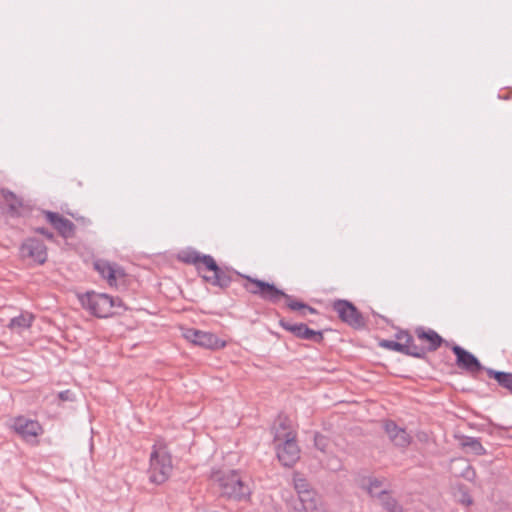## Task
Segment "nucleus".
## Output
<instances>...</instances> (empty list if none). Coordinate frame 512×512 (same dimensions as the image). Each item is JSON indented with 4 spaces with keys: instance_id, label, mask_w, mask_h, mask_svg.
<instances>
[{
    "instance_id": "nucleus-6",
    "label": "nucleus",
    "mask_w": 512,
    "mask_h": 512,
    "mask_svg": "<svg viewBox=\"0 0 512 512\" xmlns=\"http://www.w3.org/2000/svg\"><path fill=\"white\" fill-rule=\"evenodd\" d=\"M204 270L210 271L213 274L212 275H206L202 274L201 277L204 282L219 287L222 290L227 289L231 282L233 281L232 275L235 274L238 277L243 278L245 281L246 279L242 276L243 273H240L236 270H233L229 267H221L217 264L216 260L211 258H205V268Z\"/></svg>"
},
{
    "instance_id": "nucleus-3",
    "label": "nucleus",
    "mask_w": 512,
    "mask_h": 512,
    "mask_svg": "<svg viewBox=\"0 0 512 512\" xmlns=\"http://www.w3.org/2000/svg\"><path fill=\"white\" fill-rule=\"evenodd\" d=\"M80 302L86 310L98 318H107L116 313L117 309H126L119 297H111L104 293L87 292L80 297Z\"/></svg>"
},
{
    "instance_id": "nucleus-21",
    "label": "nucleus",
    "mask_w": 512,
    "mask_h": 512,
    "mask_svg": "<svg viewBox=\"0 0 512 512\" xmlns=\"http://www.w3.org/2000/svg\"><path fill=\"white\" fill-rule=\"evenodd\" d=\"M1 194L8 204L10 214L12 216H19L20 209L23 206L22 200L18 198L13 192L7 189H2Z\"/></svg>"
},
{
    "instance_id": "nucleus-34",
    "label": "nucleus",
    "mask_w": 512,
    "mask_h": 512,
    "mask_svg": "<svg viewBox=\"0 0 512 512\" xmlns=\"http://www.w3.org/2000/svg\"><path fill=\"white\" fill-rule=\"evenodd\" d=\"M35 232L43 235L48 240H53L54 239V234L51 231H49L47 228L39 227V228L35 229Z\"/></svg>"
},
{
    "instance_id": "nucleus-30",
    "label": "nucleus",
    "mask_w": 512,
    "mask_h": 512,
    "mask_svg": "<svg viewBox=\"0 0 512 512\" xmlns=\"http://www.w3.org/2000/svg\"><path fill=\"white\" fill-rule=\"evenodd\" d=\"M314 444L317 449H319L322 452H325L329 443L325 436L316 433L314 436Z\"/></svg>"
},
{
    "instance_id": "nucleus-5",
    "label": "nucleus",
    "mask_w": 512,
    "mask_h": 512,
    "mask_svg": "<svg viewBox=\"0 0 512 512\" xmlns=\"http://www.w3.org/2000/svg\"><path fill=\"white\" fill-rule=\"evenodd\" d=\"M277 457L286 467L293 466L300 458V449L296 442V432L289 431L284 434L278 429L274 436Z\"/></svg>"
},
{
    "instance_id": "nucleus-26",
    "label": "nucleus",
    "mask_w": 512,
    "mask_h": 512,
    "mask_svg": "<svg viewBox=\"0 0 512 512\" xmlns=\"http://www.w3.org/2000/svg\"><path fill=\"white\" fill-rule=\"evenodd\" d=\"M462 446L469 448L476 455L486 454V450L477 438L465 437L462 441Z\"/></svg>"
},
{
    "instance_id": "nucleus-23",
    "label": "nucleus",
    "mask_w": 512,
    "mask_h": 512,
    "mask_svg": "<svg viewBox=\"0 0 512 512\" xmlns=\"http://www.w3.org/2000/svg\"><path fill=\"white\" fill-rule=\"evenodd\" d=\"M383 486V480L378 478L369 477L362 480L361 488L366 490L371 497L378 499V494Z\"/></svg>"
},
{
    "instance_id": "nucleus-17",
    "label": "nucleus",
    "mask_w": 512,
    "mask_h": 512,
    "mask_svg": "<svg viewBox=\"0 0 512 512\" xmlns=\"http://www.w3.org/2000/svg\"><path fill=\"white\" fill-rule=\"evenodd\" d=\"M211 255L201 254L196 250H190L183 252V254L179 257L180 260L186 264H191L196 267V270L200 274L205 268V258H211Z\"/></svg>"
},
{
    "instance_id": "nucleus-8",
    "label": "nucleus",
    "mask_w": 512,
    "mask_h": 512,
    "mask_svg": "<svg viewBox=\"0 0 512 512\" xmlns=\"http://www.w3.org/2000/svg\"><path fill=\"white\" fill-rule=\"evenodd\" d=\"M13 429L26 442L32 444L37 443L36 438L43 433V428L38 421L23 416L14 419Z\"/></svg>"
},
{
    "instance_id": "nucleus-32",
    "label": "nucleus",
    "mask_w": 512,
    "mask_h": 512,
    "mask_svg": "<svg viewBox=\"0 0 512 512\" xmlns=\"http://www.w3.org/2000/svg\"><path fill=\"white\" fill-rule=\"evenodd\" d=\"M327 468L332 471H337L341 469V461L337 457H331L326 464Z\"/></svg>"
},
{
    "instance_id": "nucleus-15",
    "label": "nucleus",
    "mask_w": 512,
    "mask_h": 512,
    "mask_svg": "<svg viewBox=\"0 0 512 512\" xmlns=\"http://www.w3.org/2000/svg\"><path fill=\"white\" fill-rule=\"evenodd\" d=\"M395 338L399 340L402 345H406V349L409 350V352H402V354L411 356L418 359H424L425 358V350L424 348L417 345L414 341L413 336L409 333L407 330H399L395 334Z\"/></svg>"
},
{
    "instance_id": "nucleus-10",
    "label": "nucleus",
    "mask_w": 512,
    "mask_h": 512,
    "mask_svg": "<svg viewBox=\"0 0 512 512\" xmlns=\"http://www.w3.org/2000/svg\"><path fill=\"white\" fill-rule=\"evenodd\" d=\"M456 356V365L471 375H475L485 369L478 358L463 347L454 344L451 347Z\"/></svg>"
},
{
    "instance_id": "nucleus-24",
    "label": "nucleus",
    "mask_w": 512,
    "mask_h": 512,
    "mask_svg": "<svg viewBox=\"0 0 512 512\" xmlns=\"http://www.w3.org/2000/svg\"><path fill=\"white\" fill-rule=\"evenodd\" d=\"M454 465H457L460 469L459 476L464 479L473 482L476 478V472L474 468L465 459H455L452 461Z\"/></svg>"
},
{
    "instance_id": "nucleus-11",
    "label": "nucleus",
    "mask_w": 512,
    "mask_h": 512,
    "mask_svg": "<svg viewBox=\"0 0 512 512\" xmlns=\"http://www.w3.org/2000/svg\"><path fill=\"white\" fill-rule=\"evenodd\" d=\"M184 336L193 344L207 349H218L225 346V342L221 341L215 334L211 332L197 329H187L184 333Z\"/></svg>"
},
{
    "instance_id": "nucleus-36",
    "label": "nucleus",
    "mask_w": 512,
    "mask_h": 512,
    "mask_svg": "<svg viewBox=\"0 0 512 512\" xmlns=\"http://www.w3.org/2000/svg\"><path fill=\"white\" fill-rule=\"evenodd\" d=\"M462 502L466 505H471L472 504V499L469 495L465 494L463 496V499H462Z\"/></svg>"
},
{
    "instance_id": "nucleus-35",
    "label": "nucleus",
    "mask_w": 512,
    "mask_h": 512,
    "mask_svg": "<svg viewBox=\"0 0 512 512\" xmlns=\"http://www.w3.org/2000/svg\"><path fill=\"white\" fill-rule=\"evenodd\" d=\"M74 394L70 390L61 391L58 397L62 401H72Z\"/></svg>"
},
{
    "instance_id": "nucleus-1",
    "label": "nucleus",
    "mask_w": 512,
    "mask_h": 512,
    "mask_svg": "<svg viewBox=\"0 0 512 512\" xmlns=\"http://www.w3.org/2000/svg\"><path fill=\"white\" fill-rule=\"evenodd\" d=\"M246 279V283L242 287L250 294L258 296L260 299L277 304L281 299L286 300V306L292 311H300L302 316L307 313L316 314L317 310L308 304L294 299L291 295L286 294L283 290L277 288L273 283L251 277L250 275H242Z\"/></svg>"
},
{
    "instance_id": "nucleus-29",
    "label": "nucleus",
    "mask_w": 512,
    "mask_h": 512,
    "mask_svg": "<svg viewBox=\"0 0 512 512\" xmlns=\"http://www.w3.org/2000/svg\"><path fill=\"white\" fill-rule=\"evenodd\" d=\"M42 213L45 216V219L47 220V222L50 223L54 229L56 228L59 221L63 217L57 212H52V211H48V210H43Z\"/></svg>"
},
{
    "instance_id": "nucleus-33",
    "label": "nucleus",
    "mask_w": 512,
    "mask_h": 512,
    "mask_svg": "<svg viewBox=\"0 0 512 512\" xmlns=\"http://www.w3.org/2000/svg\"><path fill=\"white\" fill-rule=\"evenodd\" d=\"M67 214H69L71 217H73L77 222L81 223L82 225H88L91 223L89 218L79 215L78 213H73V212L67 211Z\"/></svg>"
},
{
    "instance_id": "nucleus-28",
    "label": "nucleus",
    "mask_w": 512,
    "mask_h": 512,
    "mask_svg": "<svg viewBox=\"0 0 512 512\" xmlns=\"http://www.w3.org/2000/svg\"><path fill=\"white\" fill-rule=\"evenodd\" d=\"M280 430L282 434L293 431L291 428V422L287 417L279 416L277 419V425L274 427V434L277 430Z\"/></svg>"
},
{
    "instance_id": "nucleus-13",
    "label": "nucleus",
    "mask_w": 512,
    "mask_h": 512,
    "mask_svg": "<svg viewBox=\"0 0 512 512\" xmlns=\"http://www.w3.org/2000/svg\"><path fill=\"white\" fill-rule=\"evenodd\" d=\"M414 334L421 343L419 346L424 348L425 356L428 352L436 351L443 343H445V340L442 338V336H440L435 330L431 328L418 326L415 328Z\"/></svg>"
},
{
    "instance_id": "nucleus-27",
    "label": "nucleus",
    "mask_w": 512,
    "mask_h": 512,
    "mask_svg": "<svg viewBox=\"0 0 512 512\" xmlns=\"http://www.w3.org/2000/svg\"><path fill=\"white\" fill-rule=\"evenodd\" d=\"M379 345L382 348H385V349H388V350H392V351H396V352H399V353L409 352V350L406 349L407 348L406 345H402V343L399 340L398 341L382 340V341H380Z\"/></svg>"
},
{
    "instance_id": "nucleus-4",
    "label": "nucleus",
    "mask_w": 512,
    "mask_h": 512,
    "mask_svg": "<svg viewBox=\"0 0 512 512\" xmlns=\"http://www.w3.org/2000/svg\"><path fill=\"white\" fill-rule=\"evenodd\" d=\"M173 469L171 455L165 447H153L150 454V466L148 475L150 482L160 485L171 475Z\"/></svg>"
},
{
    "instance_id": "nucleus-14",
    "label": "nucleus",
    "mask_w": 512,
    "mask_h": 512,
    "mask_svg": "<svg viewBox=\"0 0 512 512\" xmlns=\"http://www.w3.org/2000/svg\"><path fill=\"white\" fill-rule=\"evenodd\" d=\"M384 430L387 433L390 441L397 447L406 448L411 443V436L407 433L404 428L399 427L393 421H386L384 424Z\"/></svg>"
},
{
    "instance_id": "nucleus-16",
    "label": "nucleus",
    "mask_w": 512,
    "mask_h": 512,
    "mask_svg": "<svg viewBox=\"0 0 512 512\" xmlns=\"http://www.w3.org/2000/svg\"><path fill=\"white\" fill-rule=\"evenodd\" d=\"M94 267L101 274V276L108 281L110 286L116 284L118 277L124 276V272L120 267L112 265L111 263L104 260L96 261L94 263Z\"/></svg>"
},
{
    "instance_id": "nucleus-9",
    "label": "nucleus",
    "mask_w": 512,
    "mask_h": 512,
    "mask_svg": "<svg viewBox=\"0 0 512 512\" xmlns=\"http://www.w3.org/2000/svg\"><path fill=\"white\" fill-rule=\"evenodd\" d=\"M279 325L299 339L310 340L315 343H322L324 340L322 331L310 329L304 323H292L282 318L279 320Z\"/></svg>"
},
{
    "instance_id": "nucleus-2",
    "label": "nucleus",
    "mask_w": 512,
    "mask_h": 512,
    "mask_svg": "<svg viewBox=\"0 0 512 512\" xmlns=\"http://www.w3.org/2000/svg\"><path fill=\"white\" fill-rule=\"evenodd\" d=\"M211 480L218 485L222 496L235 500H245L251 494L250 487L235 470L214 471L211 474Z\"/></svg>"
},
{
    "instance_id": "nucleus-20",
    "label": "nucleus",
    "mask_w": 512,
    "mask_h": 512,
    "mask_svg": "<svg viewBox=\"0 0 512 512\" xmlns=\"http://www.w3.org/2000/svg\"><path fill=\"white\" fill-rule=\"evenodd\" d=\"M33 320V314L24 312L19 316L12 318L8 324V327L12 330H16L17 332H21L22 330L30 328Z\"/></svg>"
},
{
    "instance_id": "nucleus-22",
    "label": "nucleus",
    "mask_w": 512,
    "mask_h": 512,
    "mask_svg": "<svg viewBox=\"0 0 512 512\" xmlns=\"http://www.w3.org/2000/svg\"><path fill=\"white\" fill-rule=\"evenodd\" d=\"M303 509L306 512H313L317 508L316 494L313 490L308 489L298 494Z\"/></svg>"
},
{
    "instance_id": "nucleus-7",
    "label": "nucleus",
    "mask_w": 512,
    "mask_h": 512,
    "mask_svg": "<svg viewBox=\"0 0 512 512\" xmlns=\"http://www.w3.org/2000/svg\"><path fill=\"white\" fill-rule=\"evenodd\" d=\"M332 309L339 319L352 328L359 329L365 326V320L361 312L350 301L337 299L332 303Z\"/></svg>"
},
{
    "instance_id": "nucleus-25",
    "label": "nucleus",
    "mask_w": 512,
    "mask_h": 512,
    "mask_svg": "<svg viewBox=\"0 0 512 512\" xmlns=\"http://www.w3.org/2000/svg\"><path fill=\"white\" fill-rule=\"evenodd\" d=\"M55 230L65 239L75 235V225L69 219L62 217Z\"/></svg>"
},
{
    "instance_id": "nucleus-31",
    "label": "nucleus",
    "mask_w": 512,
    "mask_h": 512,
    "mask_svg": "<svg viewBox=\"0 0 512 512\" xmlns=\"http://www.w3.org/2000/svg\"><path fill=\"white\" fill-rule=\"evenodd\" d=\"M294 487L298 494L310 489L308 482L303 478L294 479Z\"/></svg>"
},
{
    "instance_id": "nucleus-18",
    "label": "nucleus",
    "mask_w": 512,
    "mask_h": 512,
    "mask_svg": "<svg viewBox=\"0 0 512 512\" xmlns=\"http://www.w3.org/2000/svg\"><path fill=\"white\" fill-rule=\"evenodd\" d=\"M489 378L494 379L498 385L512 394V373L497 371L492 368L485 369Z\"/></svg>"
},
{
    "instance_id": "nucleus-12",
    "label": "nucleus",
    "mask_w": 512,
    "mask_h": 512,
    "mask_svg": "<svg viewBox=\"0 0 512 512\" xmlns=\"http://www.w3.org/2000/svg\"><path fill=\"white\" fill-rule=\"evenodd\" d=\"M20 253L24 258H30L38 264H44L47 260V247L37 238L26 239L21 247Z\"/></svg>"
},
{
    "instance_id": "nucleus-19",
    "label": "nucleus",
    "mask_w": 512,
    "mask_h": 512,
    "mask_svg": "<svg viewBox=\"0 0 512 512\" xmlns=\"http://www.w3.org/2000/svg\"><path fill=\"white\" fill-rule=\"evenodd\" d=\"M381 506L387 512H403V507L387 490H381L378 494Z\"/></svg>"
}]
</instances>
